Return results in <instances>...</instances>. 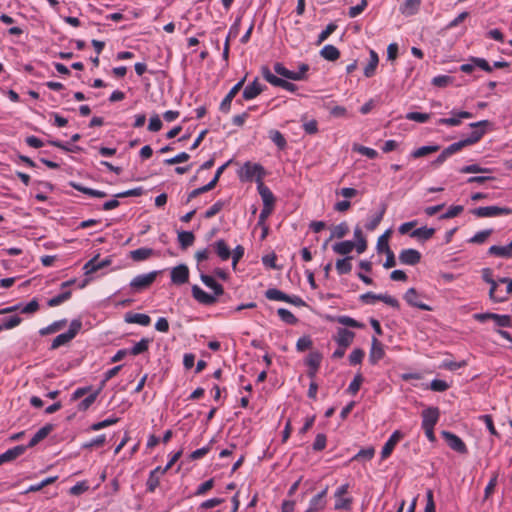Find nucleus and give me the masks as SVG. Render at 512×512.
I'll list each match as a JSON object with an SVG mask.
<instances>
[{
	"label": "nucleus",
	"mask_w": 512,
	"mask_h": 512,
	"mask_svg": "<svg viewBox=\"0 0 512 512\" xmlns=\"http://www.w3.org/2000/svg\"><path fill=\"white\" fill-rule=\"evenodd\" d=\"M21 322H22V318L19 317L18 315H14L9 318L3 319L2 327L4 328V330H10V329H13V328L17 327L18 325H20Z\"/></svg>",
	"instance_id": "nucleus-60"
},
{
	"label": "nucleus",
	"mask_w": 512,
	"mask_h": 512,
	"mask_svg": "<svg viewBox=\"0 0 512 512\" xmlns=\"http://www.w3.org/2000/svg\"><path fill=\"white\" fill-rule=\"evenodd\" d=\"M333 251L339 255H346V257L355 249V242L346 240L335 243L333 245Z\"/></svg>",
	"instance_id": "nucleus-33"
},
{
	"label": "nucleus",
	"mask_w": 512,
	"mask_h": 512,
	"mask_svg": "<svg viewBox=\"0 0 512 512\" xmlns=\"http://www.w3.org/2000/svg\"><path fill=\"white\" fill-rule=\"evenodd\" d=\"M225 206V201L218 200L208 210H206L204 217L210 219L217 215Z\"/></svg>",
	"instance_id": "nucleus-59"
},
{
	"label": "nucleus",
	"mask_w": 512,
	"mask_h": 512,
	"mask_svg": "<svg viewBox=\"0 0 512 512\" xmlns=\"http://www.w3.org/2000/svg\"><path fill=\"white\" fill-rule=\"evenodd\" d=\"M404 438V434L400 430H395L388 440L385 442L382 451L381 458L387 459L392 454L395 446L399 443L400 440Z\"/></svg>",
	"instance_id": "nucleus-14"
},
{
	"label": "nucleus",
	"mask_w": 512,
	"mask_h": 512,
	"mask_svg": "<svg viewBox=\"0 0 512 512\" xmlns=\"http://www.w3.org/2000/svg\"><path fill=\"white\" fill-rule=\"evenodd\" d=\"M101 391V388H99L97 391L91 393L90 395H88L85 399H83L79 405H78V410L79 411H86L87 409L90 408V406L95 402V400L97 399L99 393Z\"/></svg>",
	"instance_id": "nucleus-53"
},
{
	"label": "nucleus",
	"mask_w": 512,
	"mask_h": 512,
	"mask_svg": "<svg viewBox=\"0 0 512 512\" xmlns=\"http://www.w3.org/2000/svg\"><path fill=\"white\" fill-rule=\"evenodd\" d=\"M451 117L449 118H440L437 121L438 125H447V126H459L462 122V119H471L473 118V114L468 111H456L452 110L450 112Z\"/></svg>",
	"instance_id": "nucleus-12"
},
{
	"label": "nucleus",
	"mask_w": 512,
	"mask_h": 512,
	"mask_svg": "<svg viewBox=\"0 0 512 512\" xmlns=\"http://www.w3.org/2000/svg\"><path fill=\"white\" fill-rule=\"evenodd\" d=\"M277 314L280 319L287 324L295 325L298 322V319L295 317V315L288 309L279 308Z\"/></svg>",
	"instance_id": "nucleus-51"
},
{
	"label": "nucleus",
	"mask_w": 512,
	"mask_h": 512,
	"mask_svg": "<svg viewBox=\"0 0 512 512\" xmlns=\"http://www.w3.org/2000/svg\"><path fill=\"white\" fill-rule=\"evenodd\" d=\"M370 58L368 64L364 68V75L367 78H371L375 75L376 69L379 63L378 54L374 50H370L369 52Z\"/></svg>",
	"instance_id": "nucleus-31"
},
{
	"label": "nucleus",
	"mask_w": 512,
	"mask_h": 512,
	"mask_svg": "<svg viewBox=\"0 0 512 512\" xmlns=\"http://www.w3.org/2000/svg\"><path fill=\"white\" fill-rule=\"evenodd\" d=\"M178 241L182 249H186L189 246L193 245L195 241V236L190 231H181L178 232Z\"/></svg>",
	"instance_id": "nucleus-42"
},
{
	"label": "nucleus",
	"mask_w": 512,
	"mask_h": 512,
	"mask_svg": "<svg viewBox=\"0 0 512 512\" xmlns=\"http://www.w3.org/2000/svg\"><path fill=\"white\" fill-rule=\"evenodd\" d=\"M337 28H338V25L335 22L329 23L326 26V28L318 35V39H317L316 44L317 45L322 44L325 40L328 39V37L331 34H333L336 31Z\"/></svg>",
	"instance_id": "nucleus-52"
},
{
	"label": "nucleus",
	"mask_w": 512,
	"mask_h": 512,
	"mask_svg": "<svg viewBox=\"0 0 512 512\" xmlns=\"http://www.w3.org/2000/svg\"><path fill=\"white\" fill-rule=\"evenodd\" d=\"M355 337V333L346 329V328H338L337 334L334 336V340L338 344V346H343L348 348Z\"/></svg>",
	"instance_id": "nucleus-22"
},
{
	"label": "nucleus",
	"mask_w": 512,
	"mask_h": 512,
	"mask_svg": "<svg viewBox=\"0 0 512 512\" xmlns=\"http://www.w3.org/2000/svg\"><path fill=\"white\" fill-rule=\"evenodd\" d=\"M337 322L341 325H344V326H347V327H351V328H363L364 325L360 322H358L357 320L349 317V316H339L337 318Z\"/></svg>",
	"instance_id": "nucleus-57"
},
{
	"label": "nucleus",
	"mask_w": 512,
	"mask_h": 512,
	"mask_svg": "<svg viewBox=\"0 0 512 512\" xmlns=\"http://www.w3.org/2000/svg\"><path fill=\"white\" fill-rule=\"evenodd\" d=\"M461 151L459 147L456 145V143H453L446 147L439 155L438 157L432 162V165L435 167H439L442 165L449 157L456 154L457 152Z\"/></svg>",
	"instance_id": "nucleus-26"
},
{
	"label": "nucleus",
	"mask_w": 512,
	"mask_h": 512,
	"mask_svg": "<svg viewBox=\"0 0 512 512\" xmlns=\"http://www.w3.org/2000/svg\"><path fill=\"white\" fill-rule=\"evenodd\" d=\"M498 476V472L492 473V476L484 490L485 499H488L494 493L495 488L497 486Z\"/></svg>",
	"instance_id": "nucleus-55"
},
{
	"label": "nucleus",
	"mask_w": 512,
	"mask_h": 512,
	"mask_svg": "<svg viewBox=\"0 0 512 512\" xmlns=\"http://www.w3.org/2000/svg\"><path fill=\"white\" fill-rule=\"evenodd\" d=\"M385 212H386V206L382 205L380 210L374 216H372L369 219V221L365 224V228L368 231L375 230L378 227V225L380 224V222L382 221Z\"/></svg>",
	"instance_id": "nucleus-37"
},
{
	"label": "nucleus",
	"mask_w": 512,
	"mask_h": 512,
	"mask_svg": "<svg viewBox=\"0 0 512 512\" xmlns=\"http://www.w3.org/2000/svg\"><path fill=\"white\" fill-rule=\"evenodd\" d=\"M269 138L280 150H284L286 148L287 141L280 131L271 130L269 132Z\"/></svg>",
	"instance_id": "nucleus-44"
},
{
	"label": "nucleus",
	"mask_w": 512,
	"mask_h": 512,
	"mask_svg": "<svg viewBox=\"0 0 512 512\" xmlns=\"http://www.w3.org/2000/svg\"><path fill=\"white\" fill-rule=\"evenodd\" d=\"M363 380H364L363 376L360 373L355 375L354 379L351 381V383L349 384V386L347 388V392L352 395L357 394V392L359 391V389L361 387V384L363 383Z\"/></svg>",
	"instance_id": "nucleus-61"
},
{
	"label": "nucleus",
	"mask_w": 512,
	"mask_h": 512,
	"mask_svg": "<svg viewBox=\"0 0 512 512\" xmlns=\"http://www.w3.org/2000/svg\"><path fill=\"white\" fill-rule=\"evenodd\" d=\"M422 427H435L440 418L438 407H428L421 412Z\"/></svg>",
	"instance_id": "nucleus-15"
},
{
	"label": "nucleus",
	"mask_w": 512,
	"mask_h": 512,
	"mask_svg": "<svg viewBox=\"0 0 512 512\" xmlns=\"http://www.w3.org/2000/svg\"><path fill=\"white\" fill-rule=\"evenodd\" d=\"M264 90V86L259 82L258 78H256L252 83L248 84L242 93V97L244 100H252L260 95Z\"/></svg>",
	"instance_id": "nucleus-21"
},
{
	"label": "nucleus",
	"mask_w": 512,
	"mask_h": 512,
	"mask_svg": "<svg viewBox=\"0 0 512 512\" xmlns=\"http://www.w3.org/2000/svg\"><path fill=\"white\" fill-rule=\"evenodd\" d=\"M463 210L464 207L462 205L451 206L444 214L440 216V219H450L457 217L463 212Z\"/></svg>",
	"instance_id": "nucleus-63"
},
{
	"label": "nucleus",
	"mask_w": 512,
	"mask_h": 512,
	"mask_svg": "<svg viewBox=\"0 0 512 512\" xmlns=\"http://www.w3.org/2000/svg\"><path fill=\"white\" fill-rule=\"evenodd\" d=\"M110 264V260H99L98 257H94L91 260H89L83 267L85 274L89 275L92 274Z\"/></svg>",
	"instance_id": "nucleus-28"
},
{
	"label": "nucleus",
	"mask_w": 512,
	"mask_h": 512,
	"mask_svg": "<svg viewBox=\"0 0 512 512\" xmlns=\"http://www.w3.org/2000/svg\"><path fill=\"white\" fill-rule=\"evenodd\" d=\"M150 340L147 338L141 339L139 342H137L129 351V353L133 356H137L139 354H142L146 352L149 348Z\"/></svg>",
	"instance_id": "nucleus-49"
},
{
	"label": "nucleus",
	"mask_w": 512,
	"mask_h": 512,
	"mask_svg": "<svg viewBox=\"0 0 512 512\" xmlns=\"http://www.w3.org/2000/svg\"><path fill=\"white\" fill-rule=\"evenodd\" d=\"M323 356L319 351H312L307 356L305 363L308 367L307 375L310 379L314 380L320 368Z\"/></svg>",
	"instance_id": "nucleus-11"
},
{
	"label": "nucleus",
	"mask_w": 512,
	"mask_h": 512,
	"mask_svg": "<svg viewBox=\"0 0 512 512\" xmlns=\"http://www.w3.org/2000/svg\"><path fill=\"white\" fill-rule=\"evenodd\" d=\"M471 213L478 218L498 217V216L512 214V208L498 207V206H486V207L475 208L471 211Z\"/></svg>",
	"instance_id": "nucleus-5"
},
{
	"label": "nucleus",
	"mask_w": 512,
	"mask_h": 512,
	"mask_svg": "<svg viewBox=\"0 0 512 512\" xmlns=\"http://www.w3.org/2000/svg\"><path fill=\"white\" fill-rule=\"evenodd\" d=\"M265 297L271 301L285 302L286 300H288V294H285L284 292L276 288H270L266 290Z\"/></svg>",
	"instance_id": "nucleus-47"
},
{
	"label": "nucleus",
	"mask_w": 512,
	"mask_h": 512,
	"mask_svg": "<svg viewBox=\"0 0 512 512\" xmlns=\"http://www.w3.org/2000/svg\"><path fill=\"white\" fill-rule=\"evenodd\" d=\"M488 124H489V121H487V120H482L479 122L471 123L470 126L473 130L470 133V135L465 139L455 142L456 145L459 147V149L462 150L463 148L473 145V144L477 143L478 141H480V139L485 134L484 127L487 126Z\"/></svg>",
	"instance_id": "nucleus-3"
},
{
	"label": "nucleus",
	"mask_w": 512,
	"mask_h": 512,
	"mask_svg": "<svg viewBox=\"0 0 512 512\" xmlns=\"http://www.w3.org/2000/svg\"><path fill=\"white\" fill-rule=\"evenodd\" d=\"M273 68H274L275 73H277L278 75H280L286 79L293 80V78H299V76L294 74V71L287 69L280 62L275 63Z\"/></svg>",
	"instance_id": "nucleus-48"
},
{
	"label": "nucleus",
	"mask_w": 512,
	"mask_h": 512,
	"mask_svg": "<svg viewBox=\"0 0 512 512\" xmlns=\"http://www.w3.org/2000/svg\"><path fill=\"white\" fill-rule=\"evenodd\" d=\"M54 429V426L52 424H46L43 427H41L31 438L27 448H32L36 446L38 443H40L42 440H44Z\"/></svg>",
	"instance_id": "nucleus-24"
},
{
	"label": "nucleus",
	"mask_w": 512,
	"mask_h": 512,
	"mask_svg": "<svg viewBox=\"0 0 512 512\" xmlns=\"http://www.w3.org/2000/svg\"><path fill=\"white\" fill-rule=\"evenodd\" d=\"M192 296L196 301L203 305H213L217 301L214 295L208 294L198 285L192 286Z\"/></svg>",
	"instance_id": "nucleus-19"
},
{
	"label": "nucleus",
	"mask_w": 512,
	"mask_h": 512,
	"mask_svg": "<svg viewBox=\"0 0 512 512\" xmlns=\"http://www.w3.org/2000/svg\"><path fill=\"white\" fill-rule=\"evenodd\" d=\"M265 176L266 171L264 167L259 163H252L250 161L244 163L239 173V178L241 181L251 182L255 180L257 184L263 182Z\"/></svg>",
	"instance_id": "nucleus-1"
},
{
	"label": "nucleus",
	"mask_w": 512,
	"mask_h": 512,
	"mask_svg": "<svg viewBox=\"0 0 512 512\" xmlns=\"http://www.w3.org/2000/svg\"><path fill=\"white\" fill-rule=\"evenodd\" d=\"M491 256L500 258H512V241L505 246L493 245L487 252Z\"/></svg>",
	"instance_id": "nucleus-25"
},
{
	"label": "nucleus",
	"mask_w": 512,
	"mask_h": 512,
	"mask_svg": "<svg viewBox=\"0 0 512 512\" xmlns=\"http://www.w3.org/2000/svg\"><path fill=\"white\" fill-rule=\"evenodd\" d=\"M354 237L356 239L355 249L358 254H362L367 248V242L361 228L358 226L354 229Z\"/></svg>",
	"instance_id": "nucleus-38"
},
{
	"label": "nucleus",
	"mask_w": 512,
	"mask_h": 512,
	"mask_svg": "<svg viewBox=\"0 0 512 512\" xmlns=\"http://www.w3.org/2000/svg\"><path fill=\"white\" fill-rule=\"evenodd\" d=\"M385 351L383 344L375 337L372 338V345L369 354V361L372 364H376L378 361L383 359Z\"/></svg>",
	"instance_id": "nucleus-23"
},
{
	"label": "nucleus",
	"mask_w": 512,
	"mask_h": 512,
	"mask_svg": "<svg viewBox=\"0 0 512 512\" xmlns=\"http://www.w3.org/2000/svg\"><path fill=\"white\" fill-rule=\"evenodd\" d=\"M459 172L463 173V174H469V173H490L491 169L481 167L478 164H471V165H467V166L462 167L459 170Z\"/></svg>",
	"instance_id": "nucleus-56"
},
{
	"label": "nucleus",
	"mask_w": 512,
	"mask_h": 512,
	"mask_svg": "<svg viewBox=\"0 0 512 512\" xmlns=\"http://www.w3.org/2000/svg\"><path fill=\"white\" fill-rule=\"evenodd\" d=\"M328 487L315 495L309 502V506L305 512H319L326 506L325 497L327 495Z\"/></svg>",
	"instance_id": "nucleus-18"
},
{
	"label": "nucleus",
	"mask_w": 512,
	"mask_h": 512,
	"mask_svg": "<svg viewBox=\"0 0 512 512\" xmlns=\"http://www.w3.org/2000/svg\"><path fill=\"white\" fill-rule=\"evenodd\" d=\"M261 74L263 76V78L268 82L270 83L271 85L275 86V87H280L282 86V83L284 81V79L282 78H279L277 76H275L268 67L266 66H263L261 68Z\"/></svg>",
	"instance_id": "nucleus-39"
},
{
	"label": "nucleus",
	"mask_w": 512,
	"mask_h": 512,
	"mask_svg": "<svg viewBox=\"0 0 512 512\" xmlns=\"http://www.w3.org/2000/svg\"><path fill=\"white\" fill-rule=\"evenodd\" d=\"M66 324H67V320L61 319V320L53 322L52 324L48 325L47 327L40 329L39 333L42 336L53 334V333H56L59 330H61Z\"/></svg>",
	"instance_id": "nucleus-41"
},
{
	"label": "nucleus",
	"mask_w": 512,
	"mask_h": 512,
	"mask_svg": "<svg viewBox=\"0 0 512 512\" xmlns=\"http://www.w3.org/2000/svg\"><path fill=\"white\" fill-rule=\"evenodd\" d=\"M27 447L24 445H18L11 449H8L4 453L0 454L1 458L3 459V463H7L10 461L15 460L19 456L25 453Z\"/></svg>",
	"instance_id": "nucleus-30"
},
{
	"label": "nucleus",
	"mask_w": 512,
	"mask_h": 512,
	"mask_svg": "<svg viewBox=\"0 0 512 512\" xmlns=\"http://www.w3.org/2000/svg\"><path fill=\"white\" fill-rule=\"evenodd\" d=\"M434 234H435L434 228H428V227L424 226V227H420V228L412 231L411 237L417 238L419 240H429L430 238L433 237Z\"/></svg>",
	"instance_id": "nucleus-40"
},
{
	"label": "nucleus",
	"mask_w": 512,
	"mask_h": 512,
	"mask_svg": "<svg viewBox=\"0 0 512 512\" xmlns=\"http://www.w3.org/2000/svg\"><path fill=\"white\" fill-rule=\"evenodd\" d=\"M257 190L261 199L263 201L264 206H274L275 197L268 186L264 184V182H260L257 184Z\"/></svg>",
	"instance_id": "nucleus-27"
},
{
	"label": "nucleus",
	"mask_w": 512,
	"mask_h": 512,
	"mask_svg": "<svg viewBox=\"0 0 512 512\" xmlns=\"http://www.w3.org/2000/svg\"><path fill=\"white\" fill-rule=\"evenodd\" d=\"M313 341L309 336H303L300 337L296 342V349L299 352H303L305 350H308L312 347Z\"/></svg>",
	"instance_id": "nucleus-64"
},
{
	"label": "nucleus",
	"mask_w": 512,
	"mask_h": 512,
	"mask_svg": "<svg viewBox=\"0 0 512 512\" xmlns=\"http://www.w3.org/2000/svg\"><path fill=\"white\" fill-rule=\"evenodd\" d=\"M71 295L72 293L70 290L64 291L61 294L49 299L47 304L49 307H56L64 303L65 301L69 300L71 298Z\"/></svg>",
	"instance_id": "nucleus-54"
},
{
	"label": "nucleus",
	"mask_w": 512,
	"mask_h": 512,
	"mask_svg": "<svg viewBox=\"0 0 512 512\" xmlns=\"http://www.w3.org/2000/svg\"><path fill=\"white\" fill-rule=\"evenodd\" d=\"M201 281L210 289L213 290L214 296L217 298L224 293V288L221 284H219L212 276L201 274Z\"/></svg>",
	"instance_id": "nucleus-29"
},
{
	"label": "nucleus",
	"mask_w": 512,
	"mask_h": 512,
	"mask_svg": "<svg viewBox=\"0 0 512 512\" xmlns=\"http://www.w3.org/2000/svg\"><path fill=\"white\" fill-rule=\"evenodd\" d=\"M157 274H158L157 271H152L147 274L137 275L136 277H134L131 280L130 287L135 292H140L142 290H145L153 284V282L155 281V279L157 277Z\"/></svg>",
	"instance_id": "nucleus-8"
},
{
	"label": "nucleus",
	"mask_w": 512,
	"mask_h": 512,
	"mask_svg": "<svg viewBox=\"0 0 512 512\" xmlns=\"http://www.w3.org/2000/svg\"><path fill=\"white\" fill-rule=\"evenodd\" d=\"M166 472L162 470V467L158 466L155 469H153L148 476L147 482H146V490L149 493H154L156 488L160 484V478L162 475H164Z\"/></svg>",
	"instance_id": "nucleus-20"
},
{
	"label": "nucleus",
	"mask_w": 512,
	"mask_h": 512,
	"mask_svg": "<svg viewBox=\"0 0 512 512\" xmlns=\"http://www.w3.org/2000/svg\"><path fill=\"white\" fill-rule=\"evenodd\" d=\"M421 260V253L416 249H403L399 254V261L405 265H416Z\"/></svg>",
	"instance_id": "nucleus-16"
},
{
	"label": "nucleus",
	"mask_w": 512,
	"mask_h": 512,
	"mask_svg": "<svg viewBox=\"0 0 512 512\" xmlns=\"http://www.w3.org/2000/svg\"><path fill=\"white\" fill-rule=\"evenodd\" d=\"M246 81V77L241 79L239 82H237L227 93V95L224 97V99L221 101L219 110L222 113H229L231 109V103L233 99L236 97V95L239 93V91L243 88V85Z\"/></svg>",
	"instance_id": "nucleus-10"
},
{
	"label": "nucleus",
	"mask_w": 512,
	"mask_h": 512,
	"mask_svg": "<svg viewBox=\"0 0 512 512\" xmlns=\"http://www.w3.org/2000/svg\"><path fill=\"white\" fill-rule=\"evenodd\" d=\"M349 484H342L339 486L335 493L334 497L336 499L334 509L335 510H345L350 511L353 505V497L349 496Z\"/></svg>",
	"instance_id": "nucleus-4"
},
{
	"label": "nucleus",
	"mask_w": 512,
	"mask_h": 512,
	"mask_svg": "<svg viewBox=\"0 0 512 512\" xmlns=\"http://www.w3.org/2000/svg\"><path fill=\"white\" fill-rule=\"evenodd\" d=\"M351 260L352 257L347 256L336 261V270L339 275L348 274L352 270Z\"/></svg>",
	"instance_id": "nucleus-43"
},
{
	"label": "nucleus",
	"mask_w": 512,
	"mask_h": 512,
	"mask_svg": "<svg viewBox=\"0 0 512 512\" xmlns=\"http://www.w3.org/2000/svg\"><path fill=\"white\" fill-rule=\"evenodd\" d=\"M349 232V227L346 222H342L336 226H334L331 230V235L329 240L333 238L341 239L345 237Z\"/></svg>",
	"instance_id": "nucleus-46"
},
{
	"label": "nucleus",
	"mask_w": 512,
	"mask_h": 512,
	"mask_svg": "<svg viewBox=\"0 0 512 512\" xmlns=\"http://www.w3.org/2000/svg\"><path fill=\"white\" fill-rule=\"evenodd\" d=\"M430 117L431 115L429 113L409 112L406 114L407 120L415 121L418 123H426Z\"/></svg>",
	"instance_id": "nucleus-58"
},
{
	"label": "nucleus",
	"mask_w": 512,
	"mask_h": 512,
	"mask_svg": "<svg viewBox=\"0 0 512 512\" xmlns=\"http://www.w3.org/2000/svg\"><path fill=\"white\" fill-rule=\"evenodd\" d=\"M473 318L479 322H485L487 320H493L499 327H511L512 320L509 315H500L496 313L486 312L477 313L473 315Z\"/></svg>",
	"instance_id": "nucleus-7"
},
{
	"label": "nucleus",
	"mask_w": 512,
	"mask_h": 512,
	"mask_svg": "<svg viewBox=\"0 0 512 512\" xmlns=\"http://www.w3.org/2000/svg\"><path fill=\"white\" fill-rule=\"evenodd\" d=\"M493 233L492 229H485L477 232L473 237H471L468 242L472 244H483L489 238V236Z\"/></svg>",
	"instance_id": "nucleus-50"
},
{
	"label": "nucleus",
	"mask_w": 512,
	"mask_h": 512,
	"mask_svg": "<svg viewBox=\"0 0 512 512\" xmlns=\"http://www.w3.org/2000/svg\"><path fill=\"white\" fill-rule=\"evenodd\" d=\"M127 323H135L141 326H148L151 323V318L144 313L127 314L125 317Z\"/></svg>",
	"instance_id": "nucleus-35"
},
{
	"label": "nucleus",
	"mask_w": 512,
	"mask_h": 512,
	"mask_svg": "<svg viewBox=\"0 0 512 512\" xmlns=\"http://www.w3.org/2000/svg\"><path fill=\"white\" fill-rule=\"evenodd\" d=\"M213 246L215 248L216 254L222 261H226L231 257L230 248L223 239L216 241Z\"/></svg>",
	"instance_id": "nucleus-34"
},
{
	"label": "nucleus",
	"mask_w": 512,
	"mask_h": 512,
	"mask_svg": "<svg viewBox=\"0 0 512 512\" xmlns=\"http://www.w3.org/2000/svg\"><path fill=\"white\" fill-rule=\"evenodd\" d=\"M441 435L452 450L460 454L468 453L466 444L459 436L449 431H442Z\"/></svg>",
	"instance_id": "nucleus-9"
},
{
	"label": "nucleus",
	"mask_w": 512,
	"mask_h": 512,
	"mask_svg": "<svg viewBox=\"0 0 512 512\" xmlns=\"http://www.w3.org/2000/svg\"><path fill=\"white\" fill-rule=\"evenodd\" d=\"M440 149L439 145L422 146L411 153L413 158H420L435 153Z\"/></svg>",
	"instance_id": "nucleus-45"
},
{
	"label": "nucleus",
	"mask_w": 512,
	"mask_h": 512,
	"mask_svg": "<svg viewBox=\"0 0 512 512\" xmlns=\"http://www.w3.org/2000/svg\"><path fill=\"white\" fill-rule=\"evenodd\" d=\"M320 55L325 60L336 61L340 57V51L334 45L327 44L320 50Z\"/></svg>",
	"instance_id": "nucleus-36"
},
{
	"label": "nucleus",
	"mask_w": 512,
	"mask_h": 512,
	"mask_svg": "<svg viewBox=\"0 0 512 512\" xmlns=\"http://www.w3.org/2000/svg\"><path fill=\"white\" fill-rule=\"evenodd\" d=\"M189 268L185 264H180L171 270V282L175 285H183L189 281Z\"/></svg>",
	"instance_id": "nucleus-13"
},
{
	"label": "nucleus",
	"mask_w": 512,
	"mask_h": 512,
	"mask_svg": "<svg viewBox=\"0 0 512 512\" xmlns=\"http://www.w3.org/2000/svg\"><path fill=\"white\" fill-rule=\"evenodd\" d=\"M482 279L490 284L489 297L493 302L500 303L506 300L505 295L498 294V282L493 279V272L490 268L482 270Z\"/></svg>",
	"instance_id": "nucleus-6"
},
{
	"label": "nucleus",
	"mask_w": 512,
	"mask_h": 512,
	"mask_svg": "<svg viewBox=\"0 0 512 512\" xmlns=\"http://www.w3.org/2000/svg\"><path fill=\"white\" fill-rule=\"evenodd\" d=\"M418 298L419 295L415 288H409L404 294V299L410 306L419 308L424 311L432 310V308L429 305L419 301Z\"/></svg>",
	"instance_id": "nucleus-17"
},
{
	"label": "nucleus",
	"mask_w": 512,
	"mask_h": 512,
	"mask_svg": "<svg viewBox=\"0 0 512 512\" xmlns=\"http://www.w3.org/2000/svg\"><path fill=\"white\" fill-rule=\"evenodd\" d=\"M153 254H154L153 249L147 248V247H142V248H138L136 250L130 251L129 256L133 261L141 262V261L147 260Z\"/></svg>",
	"instance_id": "nucleus-32"
},
{
	"label": "nucleus",
	"mask_w": 512,
	"mask_h": 512,
	"mask_svg": "<svg viewBox=\"0 0 512 512\" xmlns=\"http://www.w3.org/2000/svg\"><path fill=\"white\" fill-rule=\"evenodd\" d=\"M368 6V0H361L356 6L349 8L348 15L350 18H355L360 15Z\"/></svg>",
	"instance_id": "nucleus-62"
},
{
	"label": "nucleus",
	"mask_w": 512,
	"mask_h": 512,
	"mask_svg": "<svg viewBox=\"0 0 512 512\" xmlns=\"http://www.w3.org/2000/svg\"><path fill=\"white\" fill-rule=\"evenodd\" d=\"M82 328V322L79 319H74L71 321L69 329L67 332L59 334L56 336L51 344V349L55 350L59 347L68 344L71 340H73L79 331Z\"/></svg>",
	"instance_id": "nucleus-2"
}]
</instances>
